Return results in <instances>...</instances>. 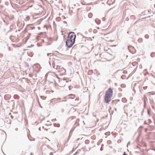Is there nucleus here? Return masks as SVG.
<instances>
[{
    "label": "nucleus",
    "instance_id": "8",
    "mask_svg": "<svg viewBox=\"0 0 155 155\" xmlns=\"http://www.w3.org/2000/svg\"><path fill=\"white\" fill-rule=\"evenodd\" d=\"M62 69H63V71L64 72H65V70H64V69L63 68Z\"/></svg>",
    "mask_w": 155,
    "mask_h": 155
},
{
    "label": "nucleus",
    "instance_id": "10",
    "mask_svg": "<svg viewBox=\"0 0 155 155\" xmlns=\"http://www.w3.org/2000/svg\"><path fill=\"white\" fill-rule=\"evenodd\" d=\"M65 86V84H63V85H62V86H61V87H63L64 86Z\"/></svg>",
    "mask_w": 155,
    "mask_h": 155
},
{
    "label": "nucleus",
    "instance_id": "5",
    "mask_svg": "<svg viewBox=\"0 0 155 155\" xmlns=\"http://www.w3.org/2000/svg\"><path fill=\"white\" fill-rule=\"evenodd\" d=\"M69 98L71 99H74L75 97V95L73 94H69L68 95Z\"/></svg>",
    "mask_w": 155,
    "mask_h": 155
},
{
    "label": "nucleus",
    "instance_id": "6",
    "mask_svg": "<svg viewBox=\"0 0 155 155\" xmlns=\"http://www.w3.org/2000/svg\"><path fill=\"white\" fill-rule=\"evenodd\" d=\"M17 2L19 4H22L24 2V0H17Z\"/></svg>",
    "mask_w": 155,
    "mask_h": 155
},
{
    "label": "nucleus",
    "instance_id": "4",
    "mask_svg": "<svg viewBox=\"0 0 155 155\" xmlns=\"http://www.w3.org/2000/svg\"><path fill=\"white\" fill-rule=\"evenodd\" d=\"M129 51L132 54H134L136 52V50L132 46H130L129 47Z\"/></svg>",
    "mask_w": 155,
    "mask_h": 155
},
{
    "label": "nucleus",
    "instance_id": "7",
    "mask_svg": "<svg viewBox=\"0 0 155 155\" xmlns=\"http://www.w3.org/2000/svg\"><path fill=\"white\" fill-rule=\"evenodd\" d=\"M50 91H46V93L47 94H48V93H50Z\"/></svg>",
    "mask_w": 155,
    "mask_h": 155
},
{
    "label": "nucleus",
    "instance_id": "9",
    "mask_svg": "<svg viewBox=\"0 0 155 155\" xmlns=\"http://www.w3.org/2000/svg\"><path fill=\"white\" fill-rule=\"evenodd\" d=\"M62 82H63V83H65V82H67V81H65L64 80V81H63Z\"/></svg>",
    "mask_w": 155,
    "mask_h": 155
},
{
    "label": "nucleus",
    "instance_id": "3",
    "mask_svg": "<svg viewBox=\"0 0 155 155\" xmlns=\"http://www.w3.org/2000/svg\"><path fill=\"white\" fill-rule=\"evenodd\" d=\"M74 41H73L68 38L66 41V45L68 48H70L74 44Z\"/></svg>",
    "mask_w": 155,
    "mask_h": 155
},
{
    "label": "nucleus",
    "instance_id": "2",
    "mask_svg": "<svg viewBox=\"0 0 155 155\" xmlns=\"http://www.w3.org/2000/svg\"><path fill=\"white\" fill-rule=\"evenodd\" d=\"M76 37V34L74 32H71L69 34L68 38L75 42Z\"/></svg>",
    "mask_w": 155,
    "mask_h": 155
},
{
    "label": "nucleus",
    "instance_id": "11",
    "mask_svg": "<svg viewBox=\"0 0 155 155\" xmlns=\"http://www.w3.org/2000/svg\"><path fill=\"white\" fill-rule=\"evenodd\" d=\"M51 92L52 93H53V92H54V91H51Z\"/></svg>",
    "mask_w": 155,
    "mask_h": 155
},
{
    "label": "nucleus",
    "instance_id": "1",
    "mask_svg": "<svg viewBox=\"0 0 155 155\" xmlns=\"http://www.w3.org/2000/svg\"><path fill=\"white\" fill-rule=\"evenodd\" d=\"M113 94L112 90L110 88H108L106 91L104 97L105 101L106 103H108L111 101L110 98L112 97Z\"/></svg>",
    "mask_w": 155,
    "mask_h": 155
}]
</instances>
